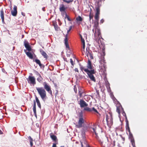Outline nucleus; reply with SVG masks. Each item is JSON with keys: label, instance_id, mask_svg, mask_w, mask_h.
I'll use <instances>...</instances> for the list:
<instances>
[{"label": "nucleus", "instance_id": "1", "mask_svg": "<svg viewBox=\"0 0 147 147\" xmlns=\"http://www.w3.org/2000/svg\"><path fill=\"white\" fill-rule=\"evenodd\" d=\"M114 98L117 101V105L116 107L117 109L116 111L118 113L119 115H120V111H121L122 112V114L123 115L125 116V117L126 118V132L127 134L128 135V133L129 132V123L126 117L125 113L123 110V109L120 103L114 97Z\"/></svg>", "mask_w": 147, "mask_h": 147}, {"label": "nucleus", "instance_id": "2", "mask_svg": "<svg viewBox=\"0 0 147 147\" xmlns=\"http://www.w3.org/2000/svg\"><path fill=\"white\" fill-rule=\"evenodd\" d=\"M36 90L42 100L45 102L46 96V92L45 90L42 87H36Z\"/></svg>", "mask_w": 147, "mask_h": 147}, {"label": "nucleus", "instance_id": "3", "mask_svg": "<svg viewBox=\"0 0 147 147\" xmlns=\"http://www.w3.org/2000/svg\"><path fill=\"white\" fill-rule=\"evenodd\" d=\"M35 97L36 101L35 100H34L33 101L34 104L33 106V109L35 116L36 117H37L36 110V102H37V105L38 107L40 109H41V106L40 101L39 100L38 98L36 96H35Z\"/></svg>", "mask_w": 147, "mask_h": 147}, {"label": "nucleus", "instance_id": "4", "mask_svg": "<svg viewBox=\"0 0 147 147\" xmlns=\"http://www.w3.org/2000/svg\"><path fill=\"white\" fill-rule=\"evenodd\" d=\"M84 71L87 74L89 78L92 81L95 82L96 80L93 74L95 73L94 69L89 70L88 69H85Z\"/></svg>", "mask_w": 147, "mask_h": 147}, {"label": "nucleus", "instance_id": "5", "mask_svg": "<svg viewBox=\"0 0 147 147\" xmlns=\"http://www.w3.org/2000/svg\"><path fill=\"white\" fill-rule=\"evenodd\" d=\"M28 83L30 85H34L36 84V79L34 76H29L28 78L26 79Z\"/></svg>", "mask_w": 147, "mask_h": 147}, {"label": "nucleus", "instance_id": "6", "mask_svg": "<svg viewBox=\"0 0 147 147\" xmlns=\"http://www.w3.org/2000/svg\"><path fill=\"white\" fill-rule=\"evenodd\" d=\"M84 120L83 118H80L78 123V124L76 125V127L77 128H80L82 127V124L84 123Z\"/></svg>", "mask_w": 147, "mask_h": 147}, {"label": "nucleus", "instance_id": "7", "mask_svg": "<svg viewBox=\"0 0 147 147\" xmlns=\"http://www.w3.org/2000/svg\"><path fill=\"white\" fill-rule=\"evenodd\" d=\"M79 104L80 105V107L81 108L86 107L88 105V104L85 101L82 99L80 100L79 103Z\"/></svg>", "mask_w": 147, "mask_h": 147}, {"label": "nucleus", "instance_id": "8", "mask_svg": "<svg viewBox=\"0 0 147 147\" xmlns=\"http://www.w3.org/2000/svg\"><path fill=\"white\" fill-rule=\"evenodd\" d=\"M96 9V12L95 13L94 18L96 21L99 20V15L100 14V8L98 7H95Z\"/></svg>", "mask_w": 147, "mask_h": 147}, {"label": "nucleus", "instance_id": "9", "mask_svg": "<svg viewBox=\"0 0 147 147\" xmlns=\"http://www.w3.org/2000/svg\"><path fill=\"white\" fill-rule=\"evenodd\" d=\"M24 45L25 47L28 52L31 51L32 48L31 47L28 41L25 40L24 42Z\"/></svg>", "mask_w": 147, "mask_h": 147}, {"label": "nucleus", "instance_id": "10", "mask_svg": "<svg viewBox=\"0 0 147 147\" xmlns=\"http://www.w3.org/2000/svg\"><path fill=\"white\" fill-rule=\"evenodd\" d=\"M45 89L50 93H52L51 88L46 82H44L43 84Z\"/></svg>", "mask_w": 147, "mask_h": 147}, {"label": "nucleus", "instance_id": "11", "mask_svg": "<svg viewBox=\"0 0 147 147\" xmlns=\"http://www.w3.org/2000/svg\"><path fill=\"white\" fill-rule=\"evenodd\" d=\"M129 138L130 139L131 142L133 147H136L135 146V141L134 138L131 133L130 132L129 130Z\"/></svg>", "mask_w": 147, "mask_h": 147}, {"label": "nucleus", "instance_id": "12", "mask_svg": "<svg viewBox=\"0 0 147 147\" xmlns=\"http://www.w3.org/2000/svg\"><path fill=\"white\" fill-rule=\"evenodd\" d=\"M106 120L107 124L110 123L111 125L113 124V118L111 114H110V117L109 119L108 118V115H106Z\"/></svg>", "mask_w": 147, "mask_h": 147}, {"label": "nucleus", "instance_id": "13", "mask_svg": "<svg viewBox=\"0 0 147 147\" xmlns=\"http://www.w3.org/2000/svg\"><path fill=\"white\" fill-rule=\"evenodd\" d=\"M17 6L14 5L13 8V10H12L11 11V14L13 16H16L17 13Z\"/></svg>", "mask_w": 147, "mask_h": 147}, {"label": "nucleus", "instance_id": "14", "mask_svg": "<svg viewBox=\"0 0 147 147\" xmlns=\"http://www.w3.org/2000/svg\"><path fill=\"white\" fill-rule=\"evenodd\" d=\"M65 44V46L66 47L67 49H68L69 50V49L70 48L68 44V40L67 38V34L66 35L65 38L64 39Z\"/></svg>", "mask_w": 147, "mask_h": 147}, {"label": "nucleus", "instance_id": "15", "mask_svg": "<svg viewBox=\"0 0 147 147\" xmlns=\"http://www.w3.org/2000/svg\"><path fill=\"white\" fill-rule=\"evenodd\" d=\"M40 52L41 54L43 56L44 58L45 59H47L48 57V55L47 53L42 49H40Z\"/></svg>", "mask_w": 147, "mask_h": 147}, {"label": "nucleus", "instance_id": "16", "mask_svg": "<svg viewBox=\"0 0 147 147\" xmlns=\"http://www.w3.org/2000/svg\"><path fill=\"white\" fill-rule=\"evenodd\" d=\"M87 67V69H90L92 70V62L89 59H88Z\"/></svg>", "mask_w": 147, "mask_h": 147}, {"label": "nucleus", "instance_id": "17", "mask_svg": "<svg viewBox=\"0 0 147 147\" xmlns=\"http://www.w3.org/2000/svg\"><path fill=\"white\" fill-rule=\"evenodd\" d=\"M104 1L105 0H96L95 2L96 7H98L99 8L101 6V4L100 3L102 1Z\"/></svg>", "mask_w": 147, "mask_h": 147}, {"label": "nucleus", "instance_id": "18", "mask_svg": "<svg viewBox=\"0 0 147 147\" xmlns=\"http://www.w3.org/2000/svg\"><path fill=\"white\" fill-rule=\"evenodd\" d=\"M66 8L65 7L64 5L63 4H61L60 5L59 11L60 12H62L63 11H65Z\"/></svg>", "mask_w": 147, "mask_h": 147}, {"label": "nucleus", "instance_id": "19", "mask_svg": "<svg viewBox=\"0 0 147 147\" xmlns=\"http://www.w3.org/2000/svg\"><path fill=\"white\" fill-rule=\"evenodd\" d=\"M50 137L54 141L56 142L57 140L56 136L51 134H50Z\"/></svg>", "mask_w": 147, "mask_h": 147}, {"label": "nucleus", "instance_id": "20", "mask_svg": "<svg viewBox=\"0 0 147 147\" xmlns=\"http://www.w3.org/2000/svg\"><path fill=\"white\" fill-rule=\"evenodd\" d=\"M26 55L30 59L33 58V56L32 53L29 52H26Z\"/></svg>", "mask_w": 147, "mask_h": 147}, {"label": "nucleus", "instance_id": "21", "mask_svg": "<svg viewBox=\"0 0 147 147\" xmlns=\"http://www.w3.org/2000/svg\"><path fill=\"white\" fill-rule=\"evenodd\" d=\"M98 21H96L95 22H94V27L95 28V30L96 31L95 32H96V29H98Z\"/></svg>", "mask_w": 147, "mask_h": 147}, {"label": "nucleus", "instance_id": "22", "mask_svg": "<svg viewBox=\"0 0 147 147\" xmlns=\"http://www.w3.org/2000/svg\"><path fill=\"white\" fill-rule=\"evenodd\" d=\"M28 140H29L30 142V145L31 147H32L33 145V140L30 136H29L28 137Z\"/></svg>", "mask_w": 147, "mask_h": 147}, {"label": "nucleus", "instance_id": "23", "mask_svg": "<svg viewBox=\"0 0 147 147\" xmlns=\"http://www.w3.org/2000/svg\"><path fill=\"white\" fill-rule=\"evenodd\" d=\"M35 61L37 64H38L39 65L40 67H41L42 66H43V65L41 64L40 60L38 59H36L35 60Z\"/></svg>", "mask_w": 147, "mask_h": 147}, {"label": "nucleus", "instance_id": "24", "mask_svg": "<svg viewBox=\"0 0 147 147\" xmlns=\"http://www.w3.org/2000/svg\"><path fill=\"white\" fill-rule=\"evenodd\" d=\"M37 75H39V77L37 78V80L39 82H40L42 81V77L40 75V74L38 73V72L36 71Z\"/></svg>", "mask_w": 147, "mask_h": 147}, {"label": "nucleus", "instance_id": "25", "mask_svg": "<svg viewBox=\"0 0 147 147\" xmlns=\"http://www.w3.org/2000/svg\"><path fill=\"white\" fill-rule=\"evenodd\" d=\"M83 111H87L91 112L92 111V109H91L89 107H86L84 108V109Z\"/></svg>", "mask_w": 147, "mask_h": 147}, {"label": "nucleus", "instance_id": "26", "mask_svg": "<svg viewBox=\"0 0 147 147\" xmlns=\"http://www.w3.org/2000/svg\"><path fill=\"white\" fill-rule=\"evenodd\" d=\"M76 20L77 21L81 22L82 20V19L80 16H78L76 18Z\"/></svg>", "mask_w": 147, "mask_h": 147}, {"label": "nucleus", "instance_id": "27", "mask_svg": "<svg viewBox=\"0 0 147 147\" xmlns=\"http://www.w3.org/2000/svg\"><path fill=\"white\" fill-rule=\"evenodd\" d=\"M75 76L77 80L81 79L82 78V76L80 74H78V75H76Z\"/></svg>", "mask_w": 147, "mask_h": 147}, {"label": "nucleus", "instance_id": "28", "mask_svg": "<svg viewBox=\"0 0 147 147\" xmlns=\"http://www.w3.org/2000/svg\"><path fill=\"white\" fill-rule=\"evenodd\" d=\"M105 86L108 90L109 89L110 90V84L109 82H106V83H105Z\"/></svg>", "mask_w": 147, "mask_h": 147}, {"label": "nucleus", "instance_id": "29", "mask_svg": "<svg viewBox=\"0 0 147 147\" xmlns=\"http://www.w3.org/2000/svg\"><path fill=\"white\" fill-rule=\"evenodd\" d=\"M82 131L86 132L87 129V127L86 126H82Z\"/></svg>", "mask_w": 147, "mask_h": 147}, {"label": "nucleus", "instance_id": "30", "mask_svg": "<svg viewBox=\"0 0 147 147\" xmlns=\"http://www.w3.org/2000/svg\"><path fill=\"white\" fill-rule=\"evenodd\" d=\"M100 61L103 62V63H106L105 62V57L104 56H101L100 58Z\"/></svg>", "mask_w": 147, "mask_h": 147}, {"label": "nucleus", "instance_id": "31", "mask_svg": "<svg viewBox=\"0 0 147 147\" xmlns=\"http://www.w3.org/2000/svg\"><path fill=\"white\" fill-rule=\"evenodd\" d=\"M78 116L79 119L80 118H83V114L82 111H81L79 113Z\"/></svg>", "mask_w": 147, "mask_h": 147}, {"label": "nucleus", "instance_id": "32", "mask_svg": "<svg viewBox=\"0 0 147 147\" xmlns=\"http://www.w3.org/2000/svg\"><path fill=\"white\" fill-rule=\"evenodd\" d=\"M1 19L4 18V12L2 9L1 11Z\"/></svg>", "mask_w": 147, "mask_h": 147}, {"label": "nucleus", "instance_id": "33", "mask_svg": "<svg viewBox=\"0 0 147 147\" xmlns=\"http://www.w3.org/2000/svg\"><path fill=\"white\" fill-rule=\"evenodd\" d=\"M85 132H86L81 131V134L82 137L83 138H84L85 137Z\"/></svg>", "mask_w": 147, "mask_h": 147}, {"label": "nucleus", "instance_id": "34", "mask_svg": "<svg viewBox=\"0 0 147 147\" xmlns=\"http://www.w3.org/2000/svg\"><path fill=\"white\" fill-rule=\"evenodd\" d=\"M67 18V20L69 21H71V20L69 18V16L67 15V13H66L65 17V18Z\"/></svg>", "mask_w": 147, "mask_h": 147}, {"label": "nucleus", "instance_id": "35", "mask_svg": "<svg viewBox=\"0 0 147 147\" xmlns=\"http://www.w3.org/2000/svg\"><path fill=\"white\" fill-rule=\"evenodd\" d=\"M92 109V111H93L94 112H96L97 113L99 114V113L98 112L97 110L94 107H93L92 109Z\"/></svg>", "mask_w": 147, "mask_h": 147}, {"label": "nucleus", "instance_id": "36", "mask_svg": "<svg viewBox=\"0 0 147 147\" xmlns=\"http://www.w3.org/2000/svg\"><path fill=\"white\" fill-rule=\"evenodd\" d=\"M79 65L80 68L81 70L82 71H83L85 69H84V67H83V66L82 65H81L80 63H79Z\"/></svg>", "mask_w": 147, "mask_h": 147}, {"label": "nucleus", "instance_id": "37", "mask_svg": "<svg viewBox=\"0 0 147 147\" xmlns=\"http://www.w3.org/2000/svg\"><path fill=\"white\" fill-rule=\"evenodd\" d=\"M96 31H97L98 33V36H99L100 35V30L98 28L96 29Z\"/></svg>", "mask_w": 147, "mask_h": 147}, {"label": "nucleus", "instance_id": "38", "mask_svg": "<svg viewBox=\"0 0 147 147\" xmlns=\"http://www.w3.org/2000/svg\"><path fill=\"white\" fill-rule=\"evenodd\" d=\"M64 2H66L67 3H70V2H72L73 1L72 0H69L68 1L66 0H64L63 1Z\"/></svg>", "mask_w": 147, "mask_h": 147}, {"label": "nucleus", "instance_id": "39", "mask_svg": "<svg viewBox=\"0 0 147 147\" xmlns=\"http://www.w3.org/2000/svg\"><path fill=\"white\" fill-rule=\"evenodd\" d=\"M85 47V42H84H84H83V49L84 51Z\"/></svg>", "mask_w": 147, "mask_h": 147}, {"label": "nucleus", "instance_id": "40", "mask_svg": "<svg viewBox=\"0 0 147 147\" xmlns=\"http://www.w3.org/2000/svg\"><path fill=\"white\" fill-rule=\"evenodd\" d=\"M92 129L93 130V132L97 136L98 135V134L96 133V128H92Z\"/></svg>", "mask_w": 147, "mask_h": 147}, {"label": "nucleus", "instance_id": "41", "mask_svg": "<svg viewBox=\"0 0 147 147\" xmlns=\"http://www.w3.org/2000/svg\"><path fill=\"white\" fill-rule=\"evenodd\" d=\"M66 13H67L65 11L61 12V15L63 16H64L65 15L66 16Z\"/></svg>", "mask_w": 147, "mask_h": 147}, {"label": "nucleus", "instance_id": "42", "mask_svg": "<svg viewBox=\"0 0 147 147\" xmlns=\"http://www.w3.org/2000/svg\"><path fill=\"white\" fill-rule=\"evenodd\" d=\"M89 16L90 20L91 19H92L93 18V16L92 15H91V12H90Z\"/></svg>", "mask_w": 147, "mask_h": 147}, {"label": "nucleus", "instance_id": "43", "mask_svg": "<svg viewBox=\"0 0 147 147\" xmlns=\"http://www.w3.org/2000/svg\"><path fill=\"white\" fill-rule=\"evenodd\" d=\"M54 27L55 29L56 30H57V29L58 28V26H57V24H56V25H54Z\"/></svg>", "mask_w": 147, "mask_h": 147}, {"label": "nucleus", "instance_id": "44", "mask_svg": "<svg viewBox=\"0 0 147 147\" xmlns=\"http://www.w3.org/2000/svg\"><path fill=\"white\" fill-rule=\"evenodd\" d=\"M72 28V26H70L69 28V29L68 30H67V34L71 30V29Z\"/></svg>", "mask_w": 147, "mask_h": 147}, {"label": "nucleus", "instance_id": "45", "mask_svg": "<svg viewBox=\"0 0 147 147\" xmlns=\"http://www.w3.org/2000/svg\"><path fill=\"white\" fill-rule=\"evenodd\" d=\"M89 56L91 59H93V55L91 53H89Z\"/></svg>", "mask_w": 147, "mask_h": 147}, {"label": "nucleus", "instance_id": "46", "mask_svg": "<svg viewBox=\"0 0 147 147\" xmlns=\"http://www.w3.org/2000/svg\"><path fill=\"white\" fill-rule=\"evenodd\" d=\"M70 62H71V65H72L73 66L74 65V62L73 61L72 59H70Z\"/></svg>", "mask_w": 147, "mask_h": 147}, {"label": "nucleus", "instance_id": "47", "mask_svg": "<svg viewBox=\"0 0 147 147\" xmlns=\"http://www.w3.org/2000/svg\"><path fill=\"white\" fill-rule=\"evenodd\" d=\"M82 92H81L80 90L79 89V94L80 95V96H81L82 95Z\"/></svg>", "mask_w": 147, "mask_h": 147}, {"label": "nucleus", "instance_id": "48", "mask_svg": "<svg viewBox=\"0 0 147 147\" xmlns=\"http://www.w3.org/2000/svg\"><path fill=\"white\" fill-rule=\"evenodd\" d=\"M105 55V53L104 51L102 50V54L101 56H104H104Z\"/></svg>", "mask_w": 147, "mask_h": 147}, {"label": "nucleus", "instance_id": "49", "mask_svg": "<svg viewBox=\"0 0 147 147\" xmlns=\"http://www.w3.org/2000/svg\"><path fill=\"white\" fill-rule=\"evenodd\" d=\"M104 22V20L103 19H102L100 20V24H102Z\"/></svg>", "mask_w": 147, "mask_h": 147}, {"label": "nucleus", "instance_id": "50", "mask_svg": "<svg viewBox=\"0 0 147 147\" xmlns=\"http://www.w3.org/2000/svg\"><path fill=\"white\" fill-rule=\"evenodd\" d=\"M52 147H57L56 144L53 143Z\"/></svg>", "mask_w": 147, "mask_h": 147}, {"label": "nucleus", "instance_id": "51", "mask_svg": "<svg viewBox=\"0 0 147 147\" xmlns=\"http://www.w3.org/2000/svg\"><path fill=\"white\" fill-rule=\"evenodd\" d=\"M87 52V53H87L86 55L88 57V54H89V53H91L89 51H88Z\"/></svg>", "mask_w": 147, "mask_h": 147}, {"label": "nucleus", "instance_id": "52", "mask_svg": "<svg viewBox=\"0 0 147 147\" xmlns=\"http://www.w3.org/2000/svg\"><path fill=\"white\" fill-rule=\"evenodd\" d=\"M104 80L105 82V83H106V82H108L107 81V78L105 77V78H104Z\"/></svg>", "mask_w": 147, "mask_h": 147}, {"label": "nucleus", "instance_id": "53", "mask_svg": "<svg viewBox=\"0 0 147 147\" xmlns=\"http://www.w3.org/2000/svg\"><path fill=\"white\" fill-rule=\"evenodd\" d=\"M74 70L76 71H77L78 72H79V71L78 69L77 68H75L74 69Z\"/></svg>", "mask_w": 147, "mask_h": 147}, {"label": "nucleus", "instance_id": "54", "mask_svg": "<svg viewBox=\"0 0 147 147\" xmlns=\"http://www.w3.org/2000/svg\"><path fill=\"white\" fill-rule=\"evenodd\" d=\"M74 91L76 93H77V89L76 88H75V87H74Z\"/></svg>", "mask_w": 147, "mask_h": 147}, {"label": "nucleus", "instance_id": "55", "mask_svg": "<svg viewBox=\"0 0 147 147\" xmlns=\"http://www.w3.org/2000/svg\"><path fill=\"white\" fill-rule=\"evenodd\" d=\"M80 143H81V144L82 147H83V146L82 142H81Z\"/></svg>", "mask_w": 147, "mask_h": 147}, {"label": "nucleus", "instance_id": "56", "mask_svg": "<svg viewBox=\"0 0 147 147\" xmlns=\"http://www.w3.org/2000/svg\"><path fill=\"white\" fill-rule=\"evenodd\" d=\"M45 7H43L42 8V10L43 11H45Z\"/></svg>", "mask_w": 147, "mask_h": 147}, {"label": "nucleus", "instance_id": "57", "mask_svg": "<svg viewBox=\"0 0 147 147\" xmlns=\"http://www.w3.org/2000/svg\"><path fill=\"white\" fill-rule=\"evenodd\" d=\"M103 66L104 68H105L106 65H105V63H104V64H103Z\"/></svg>", "mask_w": 147, "mask_h": 147}, {"label": "nucleus", "instance_id": "58", "mask_svg": "<svg viewBox=\"0 0 147 147\" xmlns=\"http://www.w3.org/2000/svg\"><path fill=\"white\" fill-rule=\"evenodd\" d=\"M88 50H89V47L88 48H87V47H86V51L87 52L88 51Z\"/></svg>", "mask_w": 147, "mask_h": 147}, {"label": "nucleus", "instance_id": "59", "mask_svg": "<svg viewBox=\"0 0 147 147\" xmlns=\"http://www.w3.org/2000/svg\"><path fill=\"white\" fill-rule=\"evenodd\" d=\"M1 20H2V22L3 23H4V18H2L1 19Z\"/></svg>", "mask_w": 147, "mask_h": 147}, {"label": "nucleus", "instance_id": "60", "mask_svg": "<svg viewBox=\"0 0 147 147\" xmlns=\"http://www.w3.org/2000/svg\"><path fill=\"white\" fill-rule=\"evenodd\" d=\"M22 14L23 16H25V13H24L23 12H22Z\"/></svg>", "mask_w": 147, "mask_h": 147}, {"label": "nucleus", "instance_id": "61", "mask_svg": "<svg viewBox=\"0 0 147 147\" xmlns=\"http://www.w3.org/2000/svg\"><path fill=\"white\" fill-rule=\"evenodd\" d=\"M3 134V132L0 129V134Z\"/></svg>", "mask_w": 147, "mask_h": 147}, {"label": "nucleus", "instance_id": "62", "mask_svg": "<svg viewBox=\"0 0 147 147\" xmlns=\"http://www.w3.org/2000/svg\"><path fill=\"white\" fill-rule=\"evenodd\" d=\"M44 112H45V111H43V110H41V113L42 114H43V113H44Z\"/></svg>", "mask_w": 147, "mask_h": 147}, {"label": "nucleus", "instance_id": "63", "mask_svg": "<svg viewBox=\"0 0 147 147\" xmlns=\"http://www.w3.org/2000/svg\"><path fill=\"white\" fill-rule=\"evenodd\" d=\"M64 60L65 61H67V58H64Z\"/></svg>", "mask_w": 147, "mask_h": 147}, {"label": "nucleus", "instance_id": "64", "mask_svg": "<svg viewBox=\"0 0 147 147\" xmlns=\"http://www.w3.org/2000/svg\"><path fill=\"white\" fill-rule=\"evenodd\" d=\"M100 145L102 146V142L100 141Z\"/></svg>", "mask_w": 147, "mask_h": 147}]
</instances>
